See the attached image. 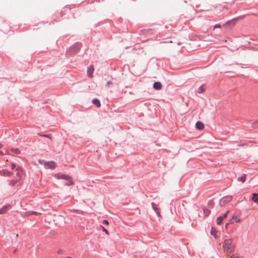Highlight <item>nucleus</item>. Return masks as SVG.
<instances>
[{"mask_svg":"<svg viewBox=\"0 0 258 258\" xmlns=\"http://www.w3.org/2000/svg\"><path fill=\"white\" fill-rule=\"evenodd\" d=\"M61 179H63L68 181H69V183H66V184L67 185H71L74 184V182L72 180V177L69 175H67L65 174L61 175Z\"/></svg>","mask_w":258,"mask_h":258,"instance_id":"3","label":"nucleus"},{"mask_svg":"<svg viewBox=\"0 0 258 258\" xmlns=\"http://www.w3.org/2000/svg\"><path fill=\"white\" fill-rule=\"evenodd\" d=\"M112 84V83L111 81H109L107 83V85L108 86H109V85Z\"/></svg>","mask_w":258,"mask_h":258,"instance_id":"28","label":"nucleus"},{"mask_svg":"<svg viewBox=\"0 0 258 258\" xmlns=\"http://www.w3.org/2000/svg\"><path fill=\"white\" fill-rule=\"evenodd\" d=\"M4 175L7 176H10L12 174L8 170L3 171Z\"/></svg>","mask_w":258,"mask_h":258,"instance_id":"18","label":"nucleus"},{"mask_svg":"<svg viewBox=\"0 0 258 258\" xmlns=\"http://www.w3.org/2000/svg\"><path fill=\"white\" fill-rule=\"evenodd\" d=\"M93 103L98 107H100L101 104L100 101L98 99H95L93 100Z\"/></svg>","mask_w":258,"mask_h":258,"instance_id":"10","label":"nucleus"},{"mask_svg":"<svg viewBox=\"0 0 258 258\" xmlns=\"http://www.w3.org/2000/svg\"><path fill=\"white\" fill-rule=\"evenodd\" d=\"M67 182H66V183H69V181H68V180H67Z\"/></svg>","mask_w":258,"mask_h":258,"instance_id":"34","label":"nucleus"},{"mask_svg":"<svg viewBox=\"0 0 258 258\" xmlns=\"http://www.w3.org/2000/svg\"><path fill=\"white\" fill-rule=\"evenodd\" d=\"M196 128L200 130H202L204 128V124L201 121H197L196 124Z\"/></svg>","mask_w":258,"mask_h":258,"instance_id":"7","label":"nucleus"},{"mask_svg":"<svg viewBox=\"0 0 258 258\" xmlns=\"http://www.w3.org/2000/svg\"><path fill=\"white\" fill-rule=\"evenodd\" d=\"M233 258H240L239 256L238 255H233Z\"/></svg>","mask_w":258,"mask_h":258,"instance_id":"31","label":"nucleus"},{"mask_svg":"<svg viewBox=\"0 0 258 258\" xmlns=\"http://www.w3.org/2000/svg\"><path fill=\"white\" fill-rule=\"evenodd\" d=\"M216 229L214 227H212L211 230V234L215 236V238H216Z\"/></svg>","mask_w":258,"mask_h":258,"instance_id":"16","label":"nucleus"},{"mask_svg":"<svg viewBox=\"0 0 258 258\" xmlns=\"http://www.w3.org/2000/svg\"><path fill=\"white\" fill-rule=\"evenodd\" d=\"M32 214H34V215H38V214H40V213H37V212H33L32 213Z\"/></svg>","mask_w":258,"mask_h":258,"instance_id":"30","label":"nucleus"},{"mask_svg":"<svg viewBox=\"0 0 258 258\" xmlns=\"http://www.w3.org/2000/svg\"><path fill=\"white\" fill-rule=\"evenodd\" d=\"M3 152L2 151H0V154H3Z\"/></svg>","mask_w":258,"mask_h":258,"instance_id":"32","label":"nucleus"},{"mask_svg":"<svg viewBox=\"0 0 258 258\" xmlns=\"http://www.w3.org/2000/svg\"><path fill=\"white\" fill-rule=\"evenodd\" d=\"M232 219H234L235 220V222L236 223H239L240 222V220L238 219L237 217L236 216L234 217V216H233L232 217Z\"/></svg>","mask_w":258,"mask_h":258,"instance_id":"20","label":"nucleus"},{"mask_svg":"<svg viewBox=\"0 0 258 258\" xmlns=\"http://www.w3.org/2000/svg\"><path fill=\"white\" fill-rule=\"evenodd\" d=\"M252 127L253 128H258V119L255 121V122H253L252 124Z\"/></svg>","mask_w":258,"mask_h":258,"instance_id":"17","label":"nucleus"},{"mask_svg":"<svg viewBox=\"0 0 258 258\" xmlns=\"http://www.w3.org/2000/svg\"><path fill=\"white\" fill-rule=\"evenodd\" d=\"M61 174H55L54 177L58 179H61Z\"/></svg>","mask_w":258,"mask_h":258,"instance_id":"21","label":"nucleus"},{"mask_svg":"<svg viewBox=\"0 0 258 258\" xmlns=\"http://www.w3.org/2000/svg\"><path fill=\"white\" fill-rule=\"evenodd\" d=\"M232 199V197L231 196H228L223 198L221 200V204L223 203V204H225L226 203L231 201Z\"/></svg>","mask_w":258,"mask_h":258,"instance_id":"5","label":"nucleus"},{"mask_svg":"<svg viewBox=\"0 0 258 258\" xmlns=\"http://www.w3.org/2000/svg\"><path fill=\"white\" fill-rule=\"evenodd\" d=\"M75 46H76V47H77V49L75 50H74V52H75V53H76V52H78V49H79V47H80V45H79V44H76L75 46H74V47H75Z\"/></svg>","mask_w":258,"mask_h":258,"instance_id":"25","label":"nucleus"},{"mask_svg":"<svg viewBox=\"0 0 258 258\" xmlns=\"http://www.w3.org/2000/svg\"><path fill=\"white\" fill-rule=\"evenodd\" d=\"M17 170L18 171L17 172V175L18 176V180H20V179L21 178V177H22V170L21 169H19V168H17Z\"/></svg>","mask_w":258,"mask_h":258,"instance_id":"11","label":"nucleus"},{"mask_svg":"<svg viewBox=\"0 0 258 258\" xmlns=\"http://www.w3.org/2000/svg\"><path fill=\"white\" fill-rule=\"evenodd\" d=\"M245 179H246V175L245 174H244L242 176H241V177L238 178V180L242 183L245 182Z\"/></svg>","mask_w":258,"mask_h":258,"instance_id":"12","label":"nucleus"},{"mask_svg":"<svg viewBox=\"0 0 258 258\" xmlns=\"http://www.w3.org/2000/svg\"><path fill=\"white\" fill-rule=\"evenodd\" d=\"M252 200L258 205V194L254 193L252 194Z\"/></svg>","mask_w":258,"mask_h":258,"instance_id":"9","label":"nucleus"},{"mask_svg":"<svg viewBox=\"0 0 258 258\" xmlns=\"http://www.w3.org/2000/svg\"><path fill=\"white\" fill-rule=\"evenodd\" d=\"M229 213V211H227L225 213V214L224 215V216H221V217H222L223 219L226 218L227 217L228 214V213Z\"/></svg>","mask_w":258,"mask_h":258,"instance_id":"23","label":"nucleus"},{"mask_svg":"<svg viewBox=\"0 0 258 258\" xmlns=\"http://www.w3.org/2000/svg\"><path fill=\"white\" fill-rule=\"evenodd\" d=\"M43 164L46 169H53L56 166V163L54 161L45 162Z\"/></svg>","mask_w":258,"mask_h":258,"instance_id":"2","label":"nucleus"},{"mask_svg":"<svg viewBox=\"0 0 258 258\" xmlns=\"http://www.w3.org/2000/svg\"><path fill=\"white\" fill-rule=\"evenodd\" d=\"M9 209L10 206L9 205H7L3 207L2 209H0V214H3L6 213Z\"/></svg>","mask_w":258,"mask_h":258,"instance_id":"8","label":"nucleus"},{"mask_svg":"<svg viewBox=\"0 0 258 258\" xmlns=\"http://www.w3.org/2000/svg\"><path fill=\"white\" fill-rule=\"evenodd\" d=\"M102 230L104 231L106 234L109 235V232L107 230H106L104 227H102Z\"/></svg>","mask_w":258,"mask_h":258,"instance_id":"24","label":"nucleus"},{"mask_svg":"<svg viewBox=\"0 0 258 258\" xmlns=\"http://www.w3.org/2000/svg\"><path fill=\"white\" fill-rule=\"evenodd\" d=\"M205 91V88L204 85H202L198 89V93L201 94L203 93Z\"/></svg>","mask_w":258,"mask_h":258,"instance_id":"13","label":"nucleus"},{"mask_svg":"<svg viewBox=\"0 0 258 258\" xmlns=\"http://www.w3.org/2000/svg\"><path fill=\"white\" fill-rule=\"evenodd\" d=\"M94 70V68L93 66H92V65L90 66L88 68V71H87V74H88V76L89 78H92L93 77V73Z\"/></svg>","mask_w":258,"mask_h":258,"instance_id":"4","label":"nucleus"},{"mask_svg":"<svg viewBox=\"0 0 258 258\" xmlns=\"http://www.w3.org/2000/svg\"><path fill=\"white\" fill-rule=\"evenodd\" d=\"M152 206L153 208L155 210L157 211L158 210V208L156 207V205L154 203H152Z\"/></svg>","mask_w":258,"mask_h":258,"instance_id":"22","label":"nucleus"},{"mask_svg":"<svg viewBox=\"0 0 258 258\" xmlns=\"http://www.w3.org/2000/svg\"><path fill=\"white\" fill-rule=\"evenodd\" d=\"M19 181L18 179H17L16 180H11L10 181V184H11V185L13 186L18 181Z\"/></svg>","mask_w":258,"mask_h":258,"instance_id":"19","label":"nucleus"},{"mask_svg":"<svg viewBox=\"0 0 258 258\" xmlns=\"http://www.w3.org/2000/svg\"><path fill=\"white\" fill-rule=\"evenodd\" d=\"M221 26L220 24H217V25H216L214 26V29L217 28H221Z\"/></svg>","mask_w":258,"mask_h":258,"instance_id":"27","label":"nucleus"},{"mask_svg":"<svg viewBox=\"0 0 258 258\" xmlns=\"http://www.w3.org/2000/svg\"><path fill=\"white\" fill-rule=\"evenodd\" d=\"M44 136L46 137H48V135H45Z\"/></svg>","mask_w":258,"mask_h":258,"instance_id":"33","label":"nucleus"},{"mask_svg":"<svg viewBox=\"0 0 258 258\" xmlns=\"http://www.w3.org/2000/svg\"><path fill=\"white\" fill-rule=\"evenodd\" d=\"M223 219H224L221 216L218 217L217 219V224L220 225L222 223Z\"/></svg>","mask_w":258,"mask_h":258,"instance_id":"15","label":"nucleus"},{"mask_svg":"<svg viewBox=\"0 0 258 258\" xmlns=\"http://www.w3.org/2000/svg\"><path fill=\"white\" fill-rule=\"evenodd\" d=\"M103 223L105 224V225H108L109 224L108 221L107 220H104L103 221Z\"/></svg>","mask_w":258,"mask_h":258,"instance_id":"26","label":"nucleus"},{"mask_svg":"<svg viewBox=\"0 0 258 258\" xmlns=\"http://www.w3.org/2000/svg\"><path fill=\"white\" fill-rule=\"evenodd\" d=\"M15 167H16L15 164H12V169H14L15 168Z\"/></svg>","mask_w":258,"mask_h":258,"instance_id":"29","label":"nucleus"},{"mask_svg":"<svg viewBox=\"0 0 258 258\" xmlns=\"http://www.w3.org/2000/svg\"><path fill=\"white\" fill-rule=\"evenodd\" d=\"M233 240L231 239H225L223 242V247L227 253H231L233 250L234 246L232 244Z\"/></svg>","mask_w":258,"mask_h":258,"instance_id":"1","label":"nucleus"},{"mask_svg":"<svg viewBox=\"0 0 258 258\" xmlns=\"http://www.w3.org/2000/svg\"><path fill=\"white\" fill-rule=\"evenodd\" d=\"M162 86V84L159 82H155L153 84V88L157 90L161 89Z\"/></svg>","mask_w":258,"mask_h":258,"instance_id":"6","label":"nucleus"},{"mask_svg":"<svg viewBox=\"0 0 258 258\" xmlns=\"http://www.w3.org/2000/svg\"><path fill=\"white\" fill-rule=\"evenodd\" d=\"M11 150L13 152L16 154H19L21 153L20 150L18 148H12Z\"/></svg>","mask_w":258,"mask_h":258,"instance_id":"14","label":"nucleus"}]
</instances>
